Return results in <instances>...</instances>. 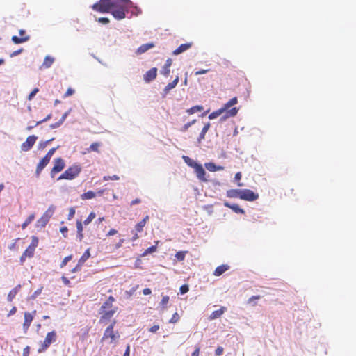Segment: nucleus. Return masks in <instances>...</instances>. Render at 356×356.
<instances>
[{
    "mask_svg": "<svg viewBox=\"0 0 356 356\" xmlns=\"http://www.w3.org/2000/svg\"><path fill=\"white\" fill-rule=\"evenodd\" d=\"M132 5L130 0H100L92 8L101 13H111L116 19L121 20L125 18L126 11Z\"/></svg>",
    "mask_w": 356,
    "mask_h": 356,
    "instance_id": "nucleus-1",
    "label": "nucleus"
},
{
    "mask_svg": "<svg viewBox=\"0 0 356 356\" xmlns=\"http://www.w3.org/2000/svg\"><path fill=\"white\" fill-rule=\"evenodd\" d=\"M115 301V298L111 296L101 306L99 311V314H101L99 322L101 323H106L109 321L118 311V307H113V302Z\"/></svg>",
    "mask_w": 356,
    "mask_h": 356,
    "instance_id": "nucleus-2",
    "label": "nucleus"
},
{
    "mask_svg": "<svg viewBox=\"0 0 356 356\" xmlns=\"http://www.w3.org/2000/svg\"><path fill=\"white\" fill-rule=\"evenodd\" d=\"M116 324V321L113 320L112 323L106 328L103 337L102 338V341L110 339V343L115 344L120 339V334L118 331L114 330L115 325Z\"/></svg>",
    "mask_w": 356,
    "mask_h": 356,
    "instance_id": "nucleus-3",
    "label": "nucleus"
},
{
    "mask_svg": "<svg viewBox=\"0 0 356 356\" xmlns=\"http://www.w3.org/2000/svg\"><path fill=\"white\" fill-rule=\"evenodd\" d=\"M81 172V166L80 164L74 163L70 166L63 173H62L58 180L66 179L72 180L79 176Z\"/></svg>",
    "mask_w": 356,
    "mask_h": 356,
    "instance_id": "nucleus-4",
    "label": "nucleus"
},
{
    "mask_svg": "<svg viewBox=\"0 0 356 356\" xmlns=\"http://www.w3.org/2000/svg\"><path fill=\"white\" fill-rule=\"evenodd\" d=\"M237 102L238 99L236 97H234L230 99L226 104H225L224 106L222 107L225 111V114L223 116V119L234 117L237 114L238 109L236 107L229 109L230 107L236 104Z\"/></svg>",
    "mask_w": 356,
    "mask_h": 356,
    "instance_id": "nucleus-5",
    "label": "nucleus"
},
{
    "mask_svg": "<svg viewBox=\"0 0 356 356\" xmlns=\"http://www.w3.org/2000/svg\"><path fill=\"white\" fill-rule=\"evenodd\" d=\"M56 337L57 335L56 331L53 330L50 332H48L44 341L41 344V347L38 349V352L42 353L47 350L52 343L56 341Z\"/></svg>",
    "mask_w": 356,
    "mask_h": 356,
    "instance_id": "nucleus-6",
    "label": "nucleus"
},
{
    "mask_svg": "<svg viewBox=\"0 0 356 356\" xmlns=\"http://www.w3.org/2000/svg\"><path fill=\"white\" fill-rule=\"evenodd\" d=\"M65 167V162L61 157L56 158L54 160V166L51 170L50 175L54 178L55 175L60 172Z\"/></svg>",
    "mask_w": 356,
    "mask_h": 356,
    "instance_id": "nucleus-7",
    "label": "nucleus"
},
{
    "mask_svg": "<svg viewBox=\"0 0 356 356\" xmlns=\"http://www.w3.org/2000/svg\"><path fill=\"white\" fill-rule=\"evenodd\" d=\"M259 198V194L250 189H241V200L253 202Z\"/></svg>",
    "mask_w": 356,
    "mask_h": 356,
    "instance_id": "nucleus-8",
    "label": "nucleus"
},
{
    "mask_svg": "<svg viewBox=\"0 0 356 356\" xmlns=\"http://www.w3.org/2000/svg\"><path fill=\"white\" fill-rule=\"evenodd\" d=\"M37 139V136L34 135L27 137L26 141L21 145V150L23 152L29 151L35 143Z\"/></svg>",
    "mask_w": 356,
    "mask_h": 356,
    "instance_id": "nucleus-9",
    "label": "nucleus"
},
{
    "mask_svg": "<svg viewBox=\"0 0 356 356\" xmlns=\"http://www.w3.org/2000/svg\"><path fill=\"white\" fill-rule=\"evenodd\" d=\"M54 207L51 206L46 211V213L37 221L38 225L41 227H45L47 223L49 221V219L51 215V213L54 211Z\"/></svg>",
    "mask_w": 356,
    "mask_h": 356,
    "instance_id": "nucleus-10",
    "label": "nucleus"
},
{
    "mask_svg": "<svg viewBox=\"0 0 356 356\" xmlns=\"http://www.w3.org/2000/svg\"><path fill=\"white\" fill-rule=\"evenodd\" d=\"M35 314H36L35 310L33 311L32 313H30V312L24 313V321L23 323V327L25 330H27L29 329V327H30Z\"/></svg>",
    "mask_w": 356,
    "mask_h": 356,
    "instance_id": "nucleus-11",
    "label": "nucleus"
},
{
    "mask_svg": "<svg viewBox=\"0 0 356 356\" xmlns=\"http://www.w3.org/2000/svg\"><path fill=\"white\" fill-rule=\"evenodd\" d=\"M157 76V68L152 67L149 70L147 71L143 75V79L146 83H149L154 80Z\"/></svg>",
    "mask_w": 356,
    "mask_h": 356,
    "instance_id": "nucleus-12",
    "label": "nucleus"
},
{
    "mask_svg": "<svg viewBox=\"0 0 356 356\" xmlns=\"http://www.w3.org/2000/svg\"><path fill=\"white\" fill-rule=\"evenodd\" d=\"M196 176L202 181H207L206 172L201 164H197L194 168Z\"/></svg>",
    "mask_w": 356,
    "mask_h": 356,
    "instance_id": "nucleus-13",
    "label": "nucleus"
},
{
    "mask_svg": "<svg viewBox=\"0 0 356 356\" xmlns=\"http://www.w3.org/2000/svg\"><path fill=\"white\" fill-rule=\"evenodd\" d=\"M50 159L44 156L38 163L35 170V175L39 177L42 170L49 164Z\"/></svg>",
    "mask_w": 356,
    "mask_h": 356,
    "instance_id": "nucleus-14",
    "label": "nucleus"
},
{
    "mask_svg": "<svg viewBox=\"0 0 356 356\" xmlns=\"http://www.w3.org/2000/svg\"><path fill=\"white\" fill-rule=\"evenodd\" d=\"M172 64V60L171 58H168L165 65L163 66L161 74L165 77H168L170 73V67Z\"/></svg>",
    "mask_w": 356,
    "mask_h": 356,
    "instance_id": "nucleus-15",
    "label": "nucleus"
},
{
    "mask_svg": "<svg viewBox=\"0 0 356 356\" xmlns=\"http://www.w3.org/2000/svg\"><path fill=\"white\" fill-rule=\"evenodd\" d=\"M224 206L227 208L231 209L234 212H235L236 213H241V214L245 213V211L243 210V209L241 208L237 204H230L228 202H225Z\"/></svg>",
    "mask_w": 356,
    "mask_h": 356,
    "instance_id": "nucleus-16",
    "label": "nucleus"
},
{
    "mask_svg": "<svg viewBox=\"0 0 356 356\" xmlns=\"http://www.w3.org/2000/svg\"><path fill=\"white\" fill-rule=\"evenodd\" d=\"M193 45L192 42H187L185 44H181L178 48H177L175 50L173 51L172 54L174 55H178L180 54L188 49H189Z\"/></svg>",
    "mask_w": 356,
    "mask_h": 356,
    "instance_id": "nucleus-17",
    "label": "nucleus"
},
{
    "mask_svg": "<svg viewBox=\"0 0 356 356\" xmlns=\"http://www.w3.org/2000/svg\"><path fill=\"white\" fill-rule=\"evenodd\" d=\"M227 310L225 307H221L219 309L213 311L209 316V320H214L220 318Z\"/></svg>",
    "mask_w": 356,
    "mask_h": 356,
    "instance_id": "nucleus-18",
    "label": "nucleus"
},
{
    "mask_svg": "<svg viewBox=\"0 0 356 356\" xmlns=\"http://www.w3.org/2000/svg\"><path fill=\"white\" fill-rule=\"evenodd\" d=\"M241 189H230L227 191L226 195L229 198L241 199Z\"/></svg>",
    "mask_w": 356,
    "mask_h": 356,
    "instance_id": "nucleus-19",
    "label": "nucleus"
},
{
    "mask_svg": "<svg viewBox=\"0 0 356 356\" xmlns=\"http://www.w3.org/2000/svg\"><path fill=\"white\" fill-rule=\"evenodd\" d=\"M154 47V43H147L142 44L137 49L136 54L138 55L142 54Z\"/></svg>",
    "mask_w": 356,
    "mask_h": 356,
    "instance_id": "nucleus-20",
    "label": "nucleus"
},
{
    "mask_svg": "<svg viewBox=\"0 0 356 356\" xmlns=\"http://www.w3.org/2000/svg\"><path fill=\"white\" fill-rule=\"evenodd\" d=\"M148 220L149 216H146L143 220L138 222L135 226V231L140 233L142 232Z\"/></svg>",
    "mask_w": 356,
    "mask_h": 356,
    "instance_id": "nucleus-21",
    "label": "nucleus"
},
{
    "mask_svg": "<svg viewBox=\"0 0 356 356\" xmlns=\"http://www.w3.org/2000/svg\"><path fill=\"white\" fill-rule=\"evenodd\" d=\"M21 284L17 285L15 288H13L8 294L7 299L9 302H12L15 298L17 293L21 289Z\"/></svg>",
    "mask_w": 356,
    "mask_h": 356,
    "instance_id": "nucleus-22",
    "label": "nucleus"
},
{
    "mask_svg": "<svg viewBox=\"0 0 356 356\" xmlns=\"http://www.w3.org/2000/svg\"><path fill=\"white\" fill-rule=\"evenodd\" d=\"M229 266L227 264L220 265L215 269V270L213 272V275L215 276H220V275H222L225 271L229 270Z\"/></svg>",
    "mask_w": 356,
    "mask_h": 356,
    "instance_id": "nucleus-23",
    "label": "nucleus"
},
{
    "mask_svg": "<svg viewBox=\"0 0 356 356\" xmlns=\"http://www.w3.org/2000/svg\"><path fill=\"white\" fill-rule=\"evenodd\" d=\"M204 165H205V168L210 172H216V171L224 170V167L220 166V165L217 166V165H216L215 163H213L212 162L207 163H205Z\"/></svg>",
    "mask_w": 356,
    "mask_h": 356,
    "instance_id": "nucleus-24",
    "label": "nucleus"
},
{
    "mask_svg": "<svg viewBox=\"0 0 356 356\" xmlns=\"http://www.w3.org/2000/svg\"><path fill=\"white\" fill-rule=\"evenodd\" d=\"M30 39V36H22L17 37L16 35H13L11 38V40L16 44H22L25 42H27Z\"/></svg>",
    "mask_w": 356,
    "mask_h": 356,
    "instance_id": "nucleus-25",
    "label": "nucleus"
},
{
    "mask_svg": "<svg viewBox=\"0 0 356 356\" xmlns=\"http://www.w3.org/2000/svg\"><path fill=\"white\" fill-rule=\"evenodd\" d=\"M55 59L51 56H45L41 67L49 68L54 63Z\"/></svg>",
    "mask_w": 356,
    "mask_h": 356,
    "instance_id": "nucleus-26",
    "label": "nucleus"
},
{
    "mask_svg": "<svg viewBox=\"0 0 356 356\" xmlns=\"http://www.w3.org/2000/svg\"><path fill=\"white\" fill-rule=\"evenodd\" d=\"M76 229H77V237L80 241H81L83 238V223L81 220L76 221Z\"/></svg>",
    "mask_w": 356,
    "mask_h": 356,
    "instance_id": "nucleus-27",
    "label": "nucleus"
},
{
    "mask_svg": "<svg viewBox=\"0 0 356 356\" xmlns=\"http://www.w3.org/2000/svg\"><path fill=\"white\" fill-rule=\"evenodd\" d=\"M209 128H210L209 122H207V124H204V126L202 128V131L199 136V138H198L199 143H200L202 140L204 139L206 133L208 131Z\"/></svg>",
    "mask_w": 356,
    "mask_h": 356,
    "instance_id": "nucleus-28",
    "label": "nucleus"
},
{
    "mask_svg": "<svg viewBox=\"0 0 356 356\" xmlns=\"http://www.w3.org/2000/svg\"><path fill=\"white\" fill-rule=\"evenodd\" d=\"M96 196V194L95 192L92 191H88V192L86 193H83V194L81 195V198L83 200H90V199H92L94 198Z\"/></svg>",
    "mask_w": 356,
    "mask_h": 356,
    "instance_id": "nucleus-29",
    "label": "nucleus"
},
{
    "mask_svg": "<svg viewBox=\"0 0 356 356\" xmlns=\"http://www.w3.org/2000/svg\"><path fill=\"white\" fill-rule=\"evenodd\" d=\"M102 145V144L99 142H95V143H92L89 148L87 149V151L88 152H99V147Z\"/></svg>",
    "mask_w": 356,
    "mask_h": 356,
    "instance_id": "nucleus-30",
    "label": "nucleus"
},
{
    "mask_svg": "<svg viewBox=\"0 0 356 356\" xmlns=\"http://www.w3.org/2000/svg\"><path fill=\"white\" fill-rule=\"evenodd\" d=\"M179 82V76H176V78L171 82V83H169L165 88V92H168L170 91V90L173 89L174 88H175V86H177V84Z\"/></svg>",
    "mask_w": 356,
    "mask_h": 356,
    "instance_id": "nucleus-31",
    "label": "nucleus"
},
{
    "mask_svg": "<svg viewBox=\"0 0 356 356\" xmlns=\"http://www.w3.org/2000/svg\"><path fill=\"white\" fill-rule=\"evenodd\" d=\"M225 113V111L223 108H221L216 111L212 112L209 114V118L210 120H213L220 115L222 113Z\"/></svg>",
    "mask_w": 356,
    "mask_h": 356,
    "instance_id": "nucleus-32",
    "label": "nucleus"
},
{
    "mask_svg": "<svg viewBox=\"0 0 356 356\" xmlns=\"http://www.w3.org/2000/svg\"><path fill=\"white\" fill-rule=\"evenodd\" d=\"M183 159L185 161V163L190 167L193 168V169L197 165L198 163H196L195 161L191 159L190 157L187 156H183Z\"/></svg>",
    "mask_w": 356,
    "mask_h": 356,
    "instance_id": "nucleus-33",
    "label": "nucleus"
},
{
    "mask_svg": "<svg viewBox=\"0 0 356 356\" xmlns=\"http://www.w3.org/2000/svg\"><path fill=\"white\" fill-rule=\"evenodd\" d=\"M158 243H159V241H156V245H152V246L149 247L148 248H147L144 251V252L142 254V256L144 257V256L147 255L148 254L153 253V252H156L157 250L156 245L158 244Z\"/></svg>",
    "mask_w": 356,
    "mask_h": 356,
    "instance_id": "nucleus-34",
    "label": "nucleus"
},
{
    "mask_svg": "<svg viewBox=\"0 0 356 356\" xmlns=\"http://www.w3.org/2000/svg\"><path fill=\"white\" fill-rule=\"evenodd\" d=\"M90 257V249L88 248L84 252V253L82 254V256L79 259V263H81L83 265V264L88 260V259Z\"/></svg>",
    "mask_w": 356,
    "mask_h": 356,
    "instance_id": "nucleus-35",
    "label": "nucleus"
},
{
    "mask_svg": "<svg viewBox=\"0 0 356 356\" xmlns=\"http://www.w3.org/2000/svg\"><path fill=\"white\" fill-rule=\"evenodd\" d=\"M35 218V215L33 213L31 214L26 220L22 223V228L24 229Z\"/></svg>",
    "mask_w": 356,
    "mask_h": 356,
    "instance_id": "nucleus-36",
    "label": "nucleus"
},
{
    "mask_svg": "<svg viewBox=\"0 0 356 356\" xmlns=\"http://www.w3.org/2000/svg\"><path fill=\"white\" fill-rule=\"evenodd\" d=\"M187 253H188V251H179V252H177L175 254V258L177 259V261H181L184 260L186 254Z\"/></svg>",
    "mask_w": 356,
    "mask_h": 356,
    "instance_id": "nucleus-37",
    "label": "nucleus"
},
{
    "mask_svg": "<svg viewBox=\"0 0 356 356\" xmlns=\"http://www.w3.org/2000/svg\"><path fill=\"white\" fill-rule=\"evenodd\" d=\"M96 217V214L95 212L92 211L89 215L87 217V218L83 221V224L85 225H89L92 221V220L95 219V218Z\"/></svg>",
    "mask_w": 356,
    "mask_h": 356,
    "instance_id": "nucleus-38",
    "label": "nucleus"
},
{
    "mask_svg": "<svg viewBox=\"0 0 356 356\" xmlns=\"http://www.w3.org/2000/svg\"><path fill=\"white\" fill-rule=\"evenodd\" d=\"M34 252L35 250L30 247H28L22 254H24V256H26L28 258H31L34 255Z\"/></svg>",
    "mask_w": 356,
    "mask_h": 356,
    "instance_id": "nucleus-39",
    "label": "nucleus"
},
{
    "mask_svg": "<svg viewBox=\"0 0 356 356\" xmlns=\"http://www.w3.org/2000/svg\"><path fill=\"white\" fill-rule=\"evenodd\" d=\"M180 319V316L177 312H175L172 314L171 318L169 320L170 323H176Z\"/></svg>",
    "mask_w": 356,
    "mask_h": 356,
    "instance_id": "nucleus-40",
    "label": "nucleus"
},
{
    "mask_svg": "<svg viewBox=\"0 0 356 356\" xmlns=\"http://www.w3.org/2000/svg\"><path fill=\"white\" fill-rule=\"evenodd\" d=\"M38 238L37 236H32V241H31V244L29 245V247L33 248V250L35 249V248L38 246Z\"/></svg>",
    "mask_w": 356,
    "mask_h": 356,
    "instance_id": "nucleus-41",
    "label": "nucleus"
},
{
    "mask_svg": "<svg viewBox=\"0 0 356 356\" xmlns=\"http://www.w3.org/2000/svg\"><path fill=\"white\" fill-rule=\"evenodd\" d=\"M169 300H170L169 296H163L162 300H161V302H160L161 306L163 308H165V307H166L167 304H168V302H169Z\"/></svg>",
    "mask_w": 356,
    "mask_h": 356,
    "instance_id": "nucleus-42",
    "label": "nucleus"
},
{
    "mask_svg": "<svg viewBox=\"0 0 356 356\" xmlns=\"http://www.w3.org/2000/svg\"><path fill=\"white\" fill-rule=\"evenodd\" d=\"M202 110V107L200 106H193L191 107L188 111V112L190 113V114H193L195 112H197V111H201Z\"/></svg>",
    "mask_w": 356,
    "mask_h": 356,
    "instance_id": "nucleus-43",
    "label": "nucleus"
},
{
    "mask_svg": "<svg viewBox=\"0 0 356 356\" xmlns=\"http://www.w3.org/2000/svg\"><path fill=\"white\" fill-rule=\"evenodd\" d=\"M58 148V147H53V148L50 149L44 156L47 157L49 159L51 160L52 156L54 155V154L55 153L56 150Z\"/></svg>",
    "mask_w": 356,
    "mask_h": 356,
    "instance_id": "nucleus-44",
    "label": "nucleus"
},
{
    "mask_svg": "<svg viewBox=\"0 0 356 356\" xmlns=\"http://www.w3.org/2000/svg\"><path fill=\"white\" fill-rule=\"evenodd\" d=\"M72 255L65 257L60 265V268H63L64 266H65L66 264H67V262L72 259Z\"/></svg>",
    "mask_w": 356,
    "mask_h": 356,
    "instance_id": "nucleus-45",
    "label": "nucleus"
},
{
    "mask_svg": "<svg viewBox=\"0 0 356 356\" xmlns=\"http://www.w3.org/2000/svg\"><path fill=\"white\" fill-rule=\"evenodd\" d=\"M241 177H242V175H241V172H238L237 173H236L235 176H234V179L238 181V186H243V183H241L239 182V181L241 180Z\"/></svg>",
    "mask_w": 356,
    "mask_h": 356,
    "instance_id": "nucleus-46",
    "label": "nucleus"
},
{
    "mask_svg": "<svg viewBox=\"0 0 356 356\" xmlns=\"http://www.w3.org/2000/svg\"><path fill=\"white\" fill-rule=\"evenodd\" d=\"M39 89L38 88H34L32 92L28 96V100L31 101L35 97V95L38 92Z\"/></svg>",
    "mask_w": 356,
    "mask_h": 356,
    "instance_id": "nucleus-47",
    "label": "nucleus"
},
{
    "mask_svg": "<svg viewBox=\"0 0 356 356\" xmlns=\"http://www.w3.org/2000/svg\"><path fill=\"white\" fill-rule=\"evenodd\" d=\"M119 179H120V177L116 175H114L113 176H104L103 177L104 181L118 180Z\"/></svg>",
    "mask_w": 356,
    "mask_h": 356,
    "instance_id": "nucleus-48",
    "label": "nucleus"
},
{
    "mask_svg": "<svg viewBox=\"0 0 356 356\" xmlns=\"http://www.w3.org/2000/svg\"><path fill=\"white\" fill-rule=\"evenodd\" d=\"M74 93V90L72 89V88H69L67 90L66 92L64 94L63 97L66 98V97H67L69 96L72 95Z\"/></svg>",
    "mask_w": 356,
    "mask_h": 356,
    "instance_id": "nucleus-49",
    "label": "nucleus"
},
{
    "mask_svg": "<svg viewBox=\"0 0 356 356\" xmlns=\"http://www.w3.org/2000/svg\"><path fill=\"white\" fill-rule=\"evenodd\" d=\"M224 348L222 346H218L215 350L216 356H220L222 355Z\"/></svg>",
    "mask_w": 356,
    "mask_h": 356,
    "instance_id": "nucleus-50",
    "label": "nucleus"
},
{
    "mask_svg": "<svg viewBox=\"0 0 356 356\" xmlns=\"http://www.w3.org/2000/svg\"><path fill=\"white\" fill-rule=\"evenodd\" d=\"M189 290V287L187 284H184L180 287V292L181 294L187 293Z\"/></svg>",
    "mask_w": 356,
    "mask_h": 356,
    "instance_id": "nucleus-51",
    "label": "nucleus"
},
{
    "mask_svg": "<svg viewBox=\"0 0 356 356\" xmlns=\"http://www.w3.org/2000/svg\"><path fill=\"white\" fill-rule=\"evenodd\" d=\"M51 118V114L50 113V114L47 115V117L45 118H44L43 120L37 122L35 123V126H38V125L40 124L41 123L50 120Z\"/></svg>",
    "mask_w": 356,
    "mask_h": 356,
    "instance_id": "nucleus-52",
    "label": "nucleus"
},
{
    "mask_svg": "<svg viewBox=\"0 0 356 356\" xmlns=\"http://www.w3.org/2000/svg\"><path fill=\"white\" fill-rule=\"evenodd\" d=\"M82 266H83V264L79 263V261H78V264H76V266L73 269H72V270H71L72 273H75V272L81 270Z\"/></svg>",
    "mask_w": 356,
    "mask_h": 356,
    "instance_id": "nucleus-53",
    "label": "nucleus"
},
{
    "mask_svg": "<svg viewBox=\"0 0 356 356\" xmlns=\"http://www.w3.org/2000/svg\"><path fill=\"white\" fill-rule=\"evenodd\" d=\"M74 214H75V209L73 207H71L69 211V214H68V218H67L68 220H71L74 217Z\"/></svg>",
    "mask_w": 356,
    "mask_h": 356,
    "instance_id": "nucleus-54",
    "label": "nucleus"
},
{
    "mask_svg": "<svg viewBox=\"0 0 356 356\" xmlns=\"http://www.w3.org/2000/svg\"><path fill=\"white\" fill-rule=\"evenodd\" d=\"M196 122L195 120H192L191 122H188L186 123V124H184V127H183V131H186L192 124H193L195 122Z\"/></svg>",
    "mask_w": 356,
    "mask_h": 356,
    "instance_id": "nucleus-55",
    "label": "nucleus"
},
{
    "mask_svg": "<svg viewBox=\"0 0 356 356\" xmlns=\"http://www.w3.org/2000/svg\"><path fill=\"white\" fill-rule=\"evenodd\" d=\"M97 21L100 23H102L104 24H106L108 23H109V19L107 18V17H99Z\"/></svg>",
    "mask_w": 356,
    "mask_h": 356,
    "instance_id": "nucleus-56",
    "label": "nucleus"
},
{
    "mask_svg": "<svg viewBox=\"0 0 356 356\" xmlns=\"http://www.w3.org/2000/svg\"><path fill=\"white\" fill-rule=\"evenodd\" d=\"M260 298V296H253L252 297H250L248 300V302L249 304H251L253 302H254L255 300H259Z\"/></svg>",
    "mask_w": 356,
    "mask_h": 356,
    "instance_id": "nucleus-57",
    "label": "nucleus"
},
{
    "mask_svg": "<svg viewBox=\"0 0 356 356\" xmlns=\"http://www.w3.org/2000/svg\"><path fill=\"white\" fill-rule=\"evenodd\" d=\"M210 70L209 69H207V70H198V71H196L195 72V75H201V74H206L208 72H209Z\"/></svg>",
    "mask_w": 356,
    "mask_h": 356,
    "instance_id": "nucleus-58",
    "label": "nucleus"
},
{
    "mask_svg": "<svg viewBox=\"0 0 356 356\" xmlns=\"http://www.w3.org/2000/svg\"><path fill=\"white\" fill-rule=\"evenodd\" d=\"M159 329V325H153L152 327H151L149 330V332H156Z\"/></svg>",
    "mask_w": 356,
    "mask_h": 356,
    "instance_id": "nucleus-59",
    "label": "nucleus"
},
{
    "mask_svg": "<svg viewBox=\"0 0 356 356\" xmlns=\"http://www.w3.org/2000/svg\"><path fill=\"white\" fill-rule=\"evenodd\" d=\"M60 232L63 234L64 237H67V235L66 234L68 232V229L67 227H62L60 229Z\"/></svg>",
    "mask_w": 356,
    "mask_h": 356,
    "instance_id": "nucleus-60",
    "label": "nucleus"
},
{
    "mask_svg": "<svg viewBox=\"0 0 356 356\" xmlns=\"http://www.w3.org/2000/svg\"><path fill=\"white\" fill-rule=\"evenodd\" d=\"M23 51V49L21 48L17 51H15L10 54V57H14L17 56L18 54H21Z\"/></svg>",
    "mask_w": 356,
    "mask_h": 356,
    "instance_id": "nucleus-61",
    "label": "nucleus"
},
{
    "mask_svg": "<svg viewBox=\"0 0 356 356\" xmlns=\"http://www.w3.org/2000/svg\"><path fill=\"white\" fill-rule=\"evenodd\" d=\"M132 14L135 15H138L141 13V10L138 8V7L135 6L134 8V10H132Z\"/></svg>",
    "mask_w": 356,
    "mask_h": 356,
    "instance_id": "nucleus-62",
    "label": "nucleus"
},
{
    "mask_svg": "<svg viewBox=\"0 0 356 356\" xmlns=\"http://www.w3.org/2000/svg\"><path fill=\"white\" fill-rule=\"evenodd\" d=\"M117 233H118V231L116 229H111L106 234V236H111L116 234Z\"/></svg>",
    "mask_w": 356,
    "mask_h": 356,
    "instance_id": "nucleus-63",
    "label": "nucleus"
},
{
    "mask_svg": "<svg viewBox=\"0 0 356 356\" xmlns=\"http://www.w3.org/2000/svg\"><path fill=\"white\" fill-rule=\"evenodd\" d=\"M200 347H196L195 350L192 353L191 356H199L200 355Z\"/></svg>",
    "mask_w": 356,
    "mask_h": 356,
    "instance_id": "nucleus-64",
    "label": "nucleus"
}]
</instances>
